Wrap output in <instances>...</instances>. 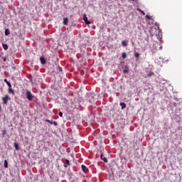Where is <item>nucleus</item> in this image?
I'll return each mask as SVG.
<instances>
[{
	"mask_svg": "<svg viewBox=\"0 0 182 182\" xmlns=\"http://www.w3.org/2000/svg\"><path fill=\"white\" fill-rule=\"evenodd\" d=\"M127 70H124V73H127Z\"/></svg>",
	"mask_w": 182,
	"mask_h": 182,
	"instance_id": "a878e982",
	"label": "nucleus"
},
{
	"mask_svg": "<svg viewBox=\"0 0 182 182\" xmlns=\"http://www.w3.org/2000/svg\"><path fill=\"white\" fill-rule=\"evenodd\" d=\"M100 158H101V160L105 161V163H107V158L105 157V156H103V154H101Z\"/></svg>",
	"mask_w": 182,
	"mask_h": 182,
	"instance_id": "0eeeda50",
	"label": "nucleus"
},
{
	"mask_svg": "<svg viewBox=\"0 0 182 182\" xmlns=\"http://www.w3.org/2000/svg\"><path fill=\"white\" fill-rule=\"evenodd\" d=\"M3 46V49H4V50H8V46L6 44H2Z\"/></svg>",
	"mask_w": 182,
	"mask_h": 182,
	"instance_id": "dca6fc26",
	"label": "nucleus"
},
{
	"mask_svg": "<svg viewBox=\"0 0 182 182\" xmlns=\"http://www.w3.org/2000/svg\"><path fill=\"white\" fill-rule=\"evenodd\" d=\"M1 105H0V112H1Z\"/></svg>",
	"mask_w": 182,
	"mask_h": 182,
	"instance_id": "cd10ccee",
	"label": "nucleus"
},
{
	"mask_svg": "<svg viewBox=\"0 0 182 182\" xmlns=\"http://www.w3.org/2000/svg\"><path fill=\"white\" fill-rule=\"evenodd\" d=\"M4 62H5V61L6 60V59L4 58Z\"/></svg>",
	"mask_w": 182,
	"mask_h": 182,
	"instance_id": "c85d7f7f",
	"label": "nucleus"
},
{
	"mask_svg": "<svg viewBox=\"0 0 182 182\" xmlns=\"http://www.w3.org/2000/svg\"><path fill=\"white\" fill-rule=\"evenodd\" d=\"M26 96L28 100H33V95H32V92L31 91H27L26 92Z\"/></svg>",
	"mask_w": 182,
	"mask_h": 182,
	"instance_id": "f257e3e1",
	"label": "nucleus"
},
{
	"mask_svg": "<svg viewBox=\"0 0 182 182\" xmlns=\"http://www.w3.org/2000/svg\"><path fill=\"white\" fill-rule=\"evenodd\" d=\"M2 100L4 102V105H7L8 100H9V95H6L5 97L2 98Z\"/></svg>",
	"mask_w": 182,
	"mask_h": 182,
	"instance_id": "f03ea898",
	"label": "nucleus"
},
{
	"mask_svg": "<svg viewBox=\"0 0 182 182\" xmlns=\"http://www.w3.org/2000/svg\"><path fill=\"white\" fill-rule=\"evenodd\" d=\"M151 76H154V73H153L152 71L149 72V73L147 74L146 77H151Z\"/></svg>",
	"mask_w": 182,
	"mask_h": 182,
	"instance_id": "1a4fd4ad",
	"label": "nucleus"
},
{
	"mask_svg": "<svg viewBox=\"0 0 182 182\" xmlns=\"http://www.w3.org/2000/svg\"><path fill=\"white\" fill-rule=\"evenodd\" d=\"M81 168L84 173H87V171H89V169L85 165H82Z\"/></svg>",
	"mask_w": 182,
	"mask_h": 182,
	"instance_id": "20e7f679",
	"label": "nucleus"
},
{
	"mask_svg": "<svg viewBox=\"0 0 182 182\" xmlns=\"http://www.w3.org/2000/svg\"><path fill=\"white\" fill-rule=\"evenodd\" d=\"M7 86H9V88L12 87V85H11V82H7L6 83Z\"/></svg>",
	"mask_w": 182,
	"mask_h": 182,
	"instance_id": "aec40b11",
	"label": "nucleus"
},
{
	"mask_svg": "<svg viewBox=\"0 0 182 182\" xmlns=\"http://www.w3.org/2000/svg\"><path fill=\"white\" fill-rule=\"evenodd\" d=\"M59 70H62V68H60Z\"/></svg>",
	"mask_w": 182,
	"mask_h": 182,
	"instance_id": "bb28decb",
	"label": "nucleus"
},
{
	"mask_svg": "<svg viewBox=\"0 0 182 182\" xmlns=\"http://www.w3.org/2000/svg\"><path fill=\"white\" fill-rule=\"evenodd\" d=\"M58 114L60 117H63V113L62 112H60Z\"/></svg>",
	"mask_w": 182,
	"mask_h": 182,
	"instance_id": "412c9836",
	"label": "nucleus"
},
{
	"mask_svg": "<svg viewBox=\"0 0 182 182\" xmlns=\"http://www.w3.org/2000/svg\"><path fill=\"white\" fill-rule=\"evenodd\" d=\"M68 22H69V20L68 19V18H63L64 25H68Z\"/></svg>",
	"mask_w": 182,
	"mask_h": 182,
	"instance_id": "ddd939ff",
	"label": "nucleus"
},
{
	"mask_svg": "<svg viewBox=\"0 0 182 182\" xmlns=\"http://www.w3.org/2000/svg\"><path fill=\"white\" fill-rule=\"evenodd\" d=\"M140 12L142 14V15H146V13H144V11L140 10Z\"/></svg>",
	"mask_w": 182,
	"mask_h": 182,
	"instance_id": "b1692460",
	"label": "nucleus"
},
{
	"mask_svg": "<svg viewBox=\"0 0 182 182\" xmlns=\"http://www.w3.org/2000/svg\"><path fill=\"white\" fill-rule=\"evenodd\" d=\"M2 134H6V129H4L2 131Z\"/></svg>",
	"mask_w": 182,
	"mask_h": 182,
	"instance_id": "5701e85b",
	"label": "nucleus"
},
{
	"mask_svg": "<svg viewBox=\"0 0 182 182\" xmlns=\"http://www.w3.org/2000/svg\"><path fill=\"white\" fill-rule=\"evenodd\" d=\"M14 147L16 150H19V145L16 142L14 143Z\"/></svg>",
	"mask_w": 182,
	"mask_h": 182,
	"instance_id": "a211bd4d",
	"label": "nucleus"
},
{
	"mask_svg": "<svg viewBox=\"0 0 182 182\" xmlns=\"http://www.w3.org/2000/svg\"><path fill=\"white\" fill-rule=\"evenodd\" d=\"M46 122H47L48 123H50V124H54V126H58V122H52L49 119H46Z\"/></svg>",
	"mask_w": 182,
	"mask_h": 182,
	"instance_id": "39448f33",
	"label": "nucleus"
},
{
	"mask_svg": "<svg viewBox=\"0 0 182 182\" xmlns=\"http://www.w3.org/2000/svg\"><path fill=\"white\" fill-rule=\"evenodd\" d=\"M70 164V163L69 162V160L65 159V162L64 164V167H68Z\"/></svg>",
	"mask_w": 182,
	"mask_h": 182,
	"instance_id": "6e6552de",
	"label": "nucleus"
},
{
	"mask_svg": "<svg viewBox=\"0 0 182 182\" xmlns=\"http://www.w3.org/2000/svg\"><path fill=\"white\" fill-rule=\"evenodd\" d=\"M120 106L122 107V109H126V103L124 102H120Z\"/></svg>",
	"mask_w": 182,
	"mask_h": 182,
	"instance_id": "f8f14e48",
	"label": "nucleus"
},
{
	"mask_svg": "<svg viewBox=\"0 0 182 182\" xmlns=\"http://www.w3.org/2000/svg\"><path fill=\"white\" fill-rule=\"evenodd\" d=\"M5 36H8V35H10L11 32L9 31V29L6 28L4 31Z\"/></svg>",
	"mask_w": 182,
	"mask_h": 182,
	"instance_id": "9d476101",
	"label": "nucleus"
},
{
	"mask_svg": "<svg viewBox=\"0 0 182 182\" xmlns=\"http://www.w3.org/2000/svg\"><path fill=\"white\" fill-rule=\"evenodd\" d=\"M83 21L85 22L86 25H90V21L87 20V16H86V14L83 15Z\"/></svg>",
	"mask_w": 182,
	"mask_h": 182,
	"instance_id": "7ed1b4c3",
	"label": "nucleus"
},
{
	"mask_svg": "<svg viewBox=\"0 0 182 182\" xmlns=\"http://www.w3.org/2000/svg\"><path fill=\"white\" fill-rule=\"evenodd\" d=\"M4 82L7 84L9 82L8 80L4 79Z\"/></svg>",
	"mask_w": 182,
	"mask_h": 182,
	"instance_id": "393cba45",
	"label": "nucleus"
},
{
	"mask_svg": "<svg viewBox=\"0 0 182 182\" xmlns=\"http://www.w3.org/2000/svg\"><path fill=\"white\" fill-rule=\"evenodd\" d=\"M122 46H127V41H122Z\"/></svg>",
	"mask_w": 182,
	"mask_h": 182,
	"instance_id": "f3484780",
	"label": "nucleus"
},
{
	"mask_svg": "<svg viewBox=\"0 0 182 182\" xmlns=\"http://www.w3.org/2000/svg\"><path fill=\"white\" fill-rule=\"evenodd\" d=\"M122 58H123L124 59H126V58H127V54H126V53H122Z\"/></svg>",
	"mask_w": 182,
	"mask_h": 182,
	"instance_id": "6ab92c4d",
	"label": "nucleus"
},
{
	"mask_svg": "<svg viewBox=\"0 0 182 182\" xmlns=\"http://www.w3.org/2000/svg\"><path fill=\"white\" fill-rule=\"evenodd\" d=\"M4 166L5 168H8V161H6V159L4 160Z\"/></svg>",
	"mask_w": 182,
	"mask_h": 182,
	"instance_id": "2eb2a0df",
	"label": "nucleus"
},
{
	"mask_svg": "<svg viewBox=\"0 0 182 182\" xmlns=\"http://www.w3.org/2000/svg\"><path fill=\"white\" fill-rule=\"evenodd\" d=\"M40 61L42 65H45V63H46V60L43 57L40 58Z\"/></svg>",
	"mask_w": 182,
	"mask_h": 182,
	"instance_id": "423d86ee",
	"label": "nucleus"
},
{
	"mask_svg": "<svg viewBox=\"0 0 182 182\" xmlns=\"http://www.w3.org/2000/svg\"><path fill=\"white\" fill-rule=\"evenodd\" d=\"M146 18L148 19V20H150L151 19V17L149 15H146Z\"/></svg>",
	"mask_w": 182,
	"mask_h": 182,
	"instance_id": "4be33fe9",
	"label": "nucleus"
},
{
	"mask_svg": "<svg viewBox=\"0 0 182 182\" xmlns=\"http://www.w3.org/2000/svg\"><path fill=\"white\" fill-rule=\"evenodd\" d=\"M134 56H135L136 59H139V58H140V54L137 52H135Z\"/></svg>",
	"mask_w": 182,
	"mask_h": 182,
	"instance_id": "4468645a",
	"label": "nucleus"
},
{
	"mask_svg": "<svg viewBox=\"0 0 182 182\" xmlns=\"http://www.w3.org/2000/svg\"><path fill=\"white\" fill-rule=\"evenodd\" d=\"M9 93H12V95L15 96V91H14L11 87L9 88Z\"/></svg>",
	"mask_w": 182,
	"mask_h": 182,
	"instance_id": "9b49d317",
	"label": "nucleus"
}]
</instances>
